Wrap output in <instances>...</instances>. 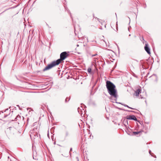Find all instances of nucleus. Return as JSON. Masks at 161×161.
<instances>
[{
	"mask_svg": "<svg viewBox=\"0 0 161 161\" xmlns=\"http://www.w3.org/2000/svg\"><path fill=\"white\" fill-rule=\"evenodd\" d=\"M68 56V54L66 52H62L60 54V59H58L56 61H53L51 64H48L43 69V71H45L50 69L56 65L59 64L62 61L65 59Z\"/></svg>",
	"mask_w": 161,
	"mask_h": 161,
	"instance_id": "f257e3e1",
	"label": "nucleus"
},
{
	"mask_svg": "<svg viewBox=\"0 0 161 161\" xmlns=\"http://www.w3.org/2000/svg\"><path fill=\"white\" fill-rule=\"evenodd\" d=\"M106 86L108 90V92L112 96L117 99L118 95L115 86L111 81H107L106 82Z\"/></svg>",
	"mask_w": 161,
	"mask_h": 161,
	"instance_id": "f03ea898",
	"label": "nucleus"
},
{
	"mask_svg": "<svg viewBox=\"0 0 161 161\" xmlns=\"http://www.w3.org/2000/svg\"><path fill=\"white\" fill-rule=\"evenodd\" d=\"M144 49L145 50L148 54H150V50L148 47V45L147 43L145 44V46L144 47Z\"/></svg>",
	"mask_w": 161,
	"mask_h": 161,
	"instance_id": "7ed1b4c3",
	"label": "nucleus"
},
{
	"mask_svg": "<svg viewBox=\"0 0 161 161\" xmlns=\"http://www.w3.org/2000/svg\"><path fill=\"white\" fill-rule=\"evenodd\" d=\"M142 89L141 87H139L136 91H135L134 95L137 97L138 96L140 93L141 92Z\"/></svg>",
	"mask_w": 161,
	"mask_h": 161,
	"instance_id": "20e7f679",
	"label": "nucleus"
},
{
	"mask_svg": "<svg viewBox=\"0 0 161 161\" xmlns=\"http://www.w3.org/2000/svg\"><path fill=\"white\" fill-rule=\"evenodd\" d=\"M127 119H132L134 120H136L137 119L134 115H128L127 116Z\"/></svg>",
	"mask_w": 161,
	"mask_h": 161,
	"instance_id": "39448f33",
	"label": "nucleus"
},
{
	"mask_svg": "<svg viewBox=\"0 0 161 161\" xmlns=\"http://www.w3.org/2000/svg\"><path fill=\"white\" fill-rule=\"evenodd\" d=\"M69 132L68 131L66 130L65 131V132H64V136L65 137H66L68 136H69Z\"/></svg>",
	"mask_w": 161,
	"mask_h": 161,
	"instance_id": "423d86ee",
	"label": "nucleus"
},
{
	"mask_svg": "<svg viewBox=\"0 0 161 161\" xmlns=\"http://www.w3.org/2000/svg\"><path fill=\"white\" fill-rule=\"evenodd\" d=\"M141 132L140 131H136V132H133V133L134 135H136L138 134Z\"/></svg>",
	"mask_w": 161,
	"mask_h": 161,
	"instance_id": "0eeeda50",
	"label": "nucleus"
},
{
	"mask_svg": "<svg viewBox=\"0 0 161 161\" xmlns=\"http://www.w3.org/2000/svg\"><path fill=\"white\" fill-rule=\"evenodd\" d=\"M122 104V105H124V106H125V107H127V108H130V109H134V108H132L130 107H129L127 105H126V104Z\"/></svg>",
	"mask_w": 161,
	"mask_h": 161,
	"instance_id": "6e6552de",
	"label": "nucleus"
},
{
	"mask_svg": "<svg viewBox=\"0 0 161 161\" xmlns=\"http://www.w3.org/2000/svg\"><path fill=\"white\" fill-rule=\"evenodd\" d=\"M91 71L92 69L90 68H88L87 69V72L89 73H91Z\"/></svg>",
	"mask_w": 161,
	"mask_h": 161,
	"instance_id": "1a4fd4ad",
	"label": "nucleus"
},
{
	"mask_svg": "<svg viewBox=\"0 0 161 161\" xmlns=\"http://www.w3.org/2000/svg\"><path fill=\"white\" fill-rule=\"evenodd\" d=\"M69 99H70V98H68V97H67L65 100V103L67 102L68 101H69Z\"/></svg>",
	"mask_w": 161,
	"mask_h": 161,
	"instance_id": "9d476101",
	"label": "nucleus"
},
{
	"mask_svg": "<svg viewBox=\"0 0 161 161\" xmlns=\"http://www.w3.org/2000/svg\"><path fill=\"white\" fill-rule=\"evenodd\" d=\"M20 117V116L19 115H18V116L16 117V118H15V119H16V120L18 119V118H19Z\"/></svg>",
	"mask_w": 161,
	"mask_h": 161,
	"instance_id": "9b49d317",
	"label": "nucleus"
},
{
	"mask_svg": "<svg viewBox=\"0 0 161 161\" xmlns=\"http://www.w3.org/2000/svg\"><path fill=\"white\" fill-rule=\"evenodd\" d=\"M97 55V53L95 54H92L91 55L92 57H93L96 56Z\"/></svg>",
	"mask_w": 161,
	"mask_h": 161,
	"instance_id": "f8f14e48",
	"label": "nucleus"
},
{
	"mask_svg": "<svg viewBox=\"0 0 161 161\" xmlns=\"http://www.w3.org/2000/svg\"><path fill=\"white\" fill-rule=\"evenodd\" d=\"M151 150H149V153L151 154Z\"/></svg>",
	"mask_w": 161,
	"mask_h": 161,
	"instance_id": "ddd939ff",
	"label": "nucleus"
},
{
	"mask_svg": "<svg viewBox=\"0 0 161 161\" xmlns=\"http://www.w3.org/2000/svg\"><path fill=\"white\" fill-rule=\"evenodd\" d=\"M72 151V148H70V151Z\"/></svg>",
	"mask_w": 161,
	"mask_h": 161,
	"instance_id": "4468645a",
	"label": "nucleus"
},
{
	"mask_svg": "<svg viewBox=\"0 0 161 161\" xmlns=\"http://www.w3.org/2000/svg\"><path fill=\"white\" fill-rule=\"evenodd\" d=\"M33 159H36V158H35L33 156Z\"/></svg>",
	"mask_w": 161,
	"mask_h": 161,
	"instance_id": "2eb2a0df",
	"label": "nucleus"
},
{
	"mask_svg": "<svg viewBox=\"0 0 161 161\" xmlns=\"http://www.w3.org/2000/svg\"><path fill=\"white\" fill-rule=\"evenodd\" d=\"M130 35H130H130H129V36H130Z\"/></svg>",
	"mask_w": 161,
	"mask_h": 161,
	"instance_id": "dca6fc26",
	"label": "nucleus"
}]
</instances>
